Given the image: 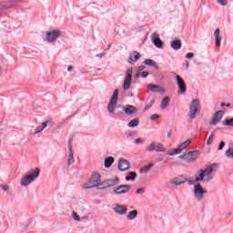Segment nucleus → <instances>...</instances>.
<instances>
[{
  "label": "nucleus",
  "mask_w": 233,
  "mask_h": 233,
  "mask_svg": "<svg viewBox=\"0 0 233 233\" xmlns=\"http://www.w3.org/2000/svg\"><path fill=\"white\" fill-rule=\"evenodd\" d=\"M223 148H225V142H224V141H221V142L218 144V150H223Z\"/></svg>",
  "instance_id": "nucleus-45"
},
{
  "label": "nucleus",
  "mask_w": 233,
  "mask_h": 233,
  "mask_svg": "<svg viewBox=\"0 0 233 233\" xmlns=\"http://www.w3.org/2000/svg\"><path fill=\"white\" fill-rule=\"evenodd\" d=\"M171 48H174V50H179V48H181V41L180 40L172 41Z\"/></svg>",
  "instance_id": "nucleus-29"
},
{
  "label": "nucleus",
  "mask_w": 233,
  "mask_h": 233,
  "mask_svg": "<svg viewBox=\"0 0 233 233\" xmlns=\"http://www.w3.org/2000/svg\"><path fill=\"white\" fill-rule=\"evenodd\" d=\"M151 41L157 48H163V41H161V38H159V34L153 33L151 35Z\"/></svg>",
  "instance_id": "nucleus-16"
},
{
  "label": "nucleus",
  "mask_w": 233,
  "mask_h": 233,
  "mask_svg": "<svg viewBox=\"0 0 233 233\" xmlns=\"http://www.w3.org/2000/svg\"><path fill=\"white\" fill-rule=\"evenodd\" d=\"M139 125V118H134L133 120H131L128 124L127 127L129 128H136V127H137Z\"/></svg>",
  "instance_id": "nucleus-30"
},
{
  "label": "nucleus",
  "mask_w": 233,
  "mask_h": 233,
  "mask_svg": "<svg viewBox=\"0 0 233 233\" xmlns=\"http://www.w3.org/2000/svg\"><path fill=\"white\" fill-rule=\"evenodd\" d=\"M225 156L228 159H233V146H229L225 151Z\"/></svg>",
  "instance_id": "nucleus-28"
},
{
  "label": "nucleus",
  "mask_w": 233,
  "mask_h": 233,
  "mask_svg": "<svg viewBox=\"0 0 233 233\" xmlns=\"http://www.w3.org/2000/svg\"><path fill=\"white\" fill-rule=\"evenodd\" d=\"M147 88L150 92H157L158 94H165V92H167V89L156 84H148Z\"/></svg>",
  "instance_id": "nucleus-17"
},
{
  "label": "nucleus",
  "mask_w": 233,
  "mask_h": 233,
  "mask_svg": "<svg viewBox=\"0 0 233 233\" xmlns=\"http://www.w3.org/2000/svg\"><path fill=\"white\" fill-rule=\"evenodd\" d=\"M208 194V190L203 187L201 184H195L193 186V196L196 201H198V203L205 201V196H207Z\"/></svg>",
  "instance_id": "nucleus-4"
},
{
  "label": "nucleus",
  "mask_w": 233,
  "mask_h": 233,
  "mask_svg": "<svg viewBox=\"0 0 233 233\" xmlns=\"http://www.w3.org/2000/svg\"><path fill=\"white\" fill-rule=\"evenodd\" d=\"M135 143H136V145H141V144L145 143V139L137 138V139H135Z\"/></svg>",
  "instance_id": "nucleus-43"
},
{
  "label": "nucleus",
  "mask_w": 233,
  "mask_h": 233,
  "mask_svg": "<svg viewBox=\"0 0 233 233\" xmlns=\"http://www.w3.org/2000/svg\"><path fill=\"white\" fill-rule=\"evenodd\" d=\"M46 127V122H43L40 126L35 128L34 130V136H37V134H41V132L45 129Z\"/></svg>",
  "instance_id": "nucleus-27"
},
{
  "label": "nucleus",
  "mask_w": 233,
  "mask_h": 233,
  "mask_svg": "<svg viewBox=\"0 0 233 233\" xmlns=\"http://www.w3.org/2000/svg\"><path fill=\"white\" fill-rule=\"evenodd\" d=\"M122 110L125 112V114H127V116H132V114H136V112H137L136 106L132 105H127L122 108Z\"/></svg>",
  "instance_id": "nucleus-20"
},
{
  "label": "nucleus",
  "mask_w": 233,
  "mask_h": 233,
  "mask_svg": "<svg viewBox=\"0 0 233 233\" xmlns=\"http://www.w3.org/2000/svg\"><path fill=\"white\" fill-rule=\"evenodd\" d=\"M214 137H216V134L210 133V136H209V137L207 140V145L208 147H210V145H212V143H214Z\"/></svg>",
  "instance_id": "nucleus-35"
},
{
  "label": "nucleus",
  "mask_w": 233,
  "mask_h": 233,
  "mask_svg": "<svg viewBox=\"0 0 233 233\" xmlns=\"http://www.w3.org/2000/svg\"><path fill=\"white\" fill-rule=\"evenodd\" d=\"M159 117V115L157 114H153L151 116H150V119L151 121H156V119H157Z\"/></svg>",
  "instance_id": "nucleus-44"
},
{
  "label": "nucleus",
  "mask_w": 233,
  "mask_h": 233,
  "mask_svg": "<svg viewBox=\"0 0 233 233\" xmlns=\"http://www.w3.org/2000/svg\"><path fill=\"white\" fill-rule=\"evenodd\" d=\"M226 106H228V107L230 106V104H227Z\"/></svg>",
  "instance_id": "nucleus-54"
},
{
  "label": "nucleus",
  "mask_w": 233,
  "mask_h": 233,
  "mask_svg": "<svg viewBox=\"0 0 233 233\" xmlns=\"http://www.w3.org/2000/svg\"><path fill=\"white\" fill-rule=\"evenodd\" d=\"M130 168V162L125 158H119L118 160V170L120 172H126V170H128Z\"/></svg>",
  "instance_id": "nucleus-15"
},
{
  "label": "nucleus",
  "mask_w": 233,
  "mask_h": 233,
  "mask_svg": "<svg viewBox=\"0 0 233 233\" xmlns=\"http://www.w3.org/2000/svg\"><path fill=\"white\" fill-rule=\"evenodd\" d=\"M179 159H183L184 161H187V163H194L196 159L199 157V151L194 150V151H189L187 153H185L181 156L178 157Z\"/></svg>",
  "instance_id": "nucleus-7"
},
{
  "label": "nucleus",
  "mask_w": 233,
  "mask_h": 233,
  "mask_svg": "<svg viewBox=\"0 0 233 233\" xmlns=\"http://www.w3.org/2000/svg\"><path fill=\"white\" fill-rule=\"evenodd\" d=\"M144 65H147V66H156L157 68V65L152 59H147L144 61Z\"/></svg>",
  "instance_id": "nucleus-34"
},
{
  "label": "nucleus",
  "mask_w": 233,
  "mask_h": 233,
  "mask_svg": "<svg viewBox=\"0 0 233 233\" xmlns=\"http://www.w3.org/2000/svg\"><path fill=\"white\" fill-rule=\"evenodd\" d=\"M202 3H203V5H205V3H206L205 0H202Z\"/></svg>",
  "instance_id": "nucleus-55"
},
{
  "label": "nucleus",
  "mask_w": 233,
  "mask_h": 233,
  "mask_svg": "<svg viewBox=\"0 0 233 233\" xmlns=\"http://www.w3.org/2000/svg\"><path fill=\"white\" fill-rule=\"evenodd\" d=\"M218 5L220 6H227L228 5V0H217Z\"/></svg>",
  "instance_id": "nucleus-38"
},
{
  "label": "nucleus",
  "mask_w": 233,
  "mask_h": 233,
  "mask_svg": "<svg viewBox=\"0 0 233 233\" xmlns=\"http://www.w3.org/2000/svg\"><path fill=\"white\" fill-rule=\"evenodd\" d=\"M220 106H226L225 103H220Z\"/></svg>",
  "instance_id": "nucleus-52"
},
{
  "label": "nucleus",
  "mask_w": 233,
  "mask_h": 233,
  "mask_svg": "<svg viewBox=\"0 0 233 233\" xmlns=\"http://www.w3.org/2000/svg\"><path fill=\"white\" fill-rule=\"evenodd\" d=\"M168 105H170V97L165 96L160 103L161 110H166V108H167Z\"/></svg>",
  "instance_id": "nucleus-24"
},
{
  "label": "nucleus",
  "mask_w": 233,
  "mask_h": 233,
  "mask_svg": "<svg viewBox=\"0 0 233 233\" xmlns=\"http://www.w3.org/2000/svg\"><path fill=\"white\" fill-rule=\"evenodd\" d=\"M127 221H134L137 218V210H131L126 216Z\"/></svg>",
  "instance_id": "nucleus-25"
},
{
  "label": "nucleus",
  "mask_w": 233,
  "mask_h": 233,
  "mask_svg": "<svg viewBox=\"0 0 233 233\" xmlns=\"http://www.w3.org/2000/svg\"><path fill=\"white\" fill-rule=\"evenodd\" d=\"M39 176H41V169L39 167L31 168L25 175L20 179L21 187H28L35 181Z\"/></svg>",
  "instance_id": "nucleus-2"
},
{
  "label": "nucleus",
  "mask_w": 233,
  "mask_h": 233,
  "mask_svg": "<svg viewBox=\"0 0 233 233\" xmlns=\"http://www.w3.org/2000/svg\"><path fill=\"white\" fill-rule=\"evenodd\" d=\"M222 117H223V111H221V110L217 111L214 115V117L209 122V125H211V126L218 125V123H219V121H221Z\"/></svg>",
  "instance_id": "nucleus-18"
},
{
  "label": "nucleus",
  "mask_w": 233,
  "mask_h": 233,
  "mask_svg": "<svg viewBox=\"0 0 233 233\" xmlns=\"http://www.w3.org/2000/svg\"><path fill=\"white\" fill-rule=\"evenodd\" d=\"M167 137H172V131H168Z\"/></svg>",
  "instance_id": "nucleus-50"
},
{
  "label": "nucleus",
  "mask_w": 233,
  "mask_h": 233,
  "mask_svg": "<svg viewBox=\"0 0 233 233\" xmlns=\"http://www.w3.org/2000/svg\"><path fill=\"white\" fill-rule=\"evenodd\" d=\"M72 70H74V67H73L72 66H69L67 67V71H68V72H72Z\"/></svg>",
  "instance_id": "nucleus-49"
},
{
  "label": "nucleus",
  "mask_w": 233,
  "mask_h": 233,
  "mask_svg": "<svg viewBox=\"0 0 233 233\" xmlns=\"http://www.w3.org/2000/svg\"><path fill=\"white\" fill-rule=\"evenodd\" d=\"M218 168H219V165L214 163L207 166L205 168L198 170L196 173V181L210 183V181L214 180Z\"/></svg>",
  "instance_id": "nucleus-1"
},
{
  "label": "nucleus",
  "mask_w": 233,
  "mask_h": 233,
  "mask_svg": "<svg viewBox=\"0 0 233 233\" xmlns=\"http://www.w3.org/2000/svg\"><path fill=\"white\" fill-rule=\"evenodd\" d=\"M114 157H106L105 161H104V167L106 168H110V167H112V165L114 164Z\"/></svg>",
  "instance_id": "nucleus-26"
},
{
  "label": "nucleus",
  "mask_w": 233,
  "mask_h": 233,
  "mask_svg": "<svg viewBox=\"0 0 233 233\" xmlns=\"http://www.w3.org/2000/svg\"><path fill=\"white\" fill-rule=\"evenodd\" d=\"M117 178L104 181L105 185L102 186V187H99V190H103V188H110V187H116V185H117Z\"/></svg>",
  "instance_id": "nucleus-21"
},
{
  "label": "nucleus",
  "mask_w": 233,
  "mask_h": 233,
  "mask_svg": "<svg viewBox=\"0 0 233 233\" xmlns=\"http://www.w3.org/2000/svg\"><path fill=\"white\" fill-rule=\"evenodd\" d=\"M194 57V53H187L186 54V58L187 59H192Z\"/></svg>",
  "instance_id": "nucleus-46"
},
{
  "label": "nucleus",
  "mask_w": 233,
  "mask_h": 233,
  "mask_svg": "<svg viewBox=\"0 0 233 233\" xmlns=\"http://www.w3.org/2000/svg\"><path fill=\"white\" fill-rule=\"evenodd\" d=\"M136 177H137V174H136V172H129L128 176L126 177V181H135Z\"/></svg>",
  "instance_id": "nucleus-33"
},
{
  "label": "nucleus",
  "mask_w": 233,
  "mask_h": 233,
  "mask_svg": "<svg viewBox=\"0 0 233 233\" xmlns=\"http://www.w3.org/2000/svg\"><path fill=\"white\" fill-rule=\"evenodd\" d=\"M154 105V101L149 102L146 107L144 108V112H147L149 108H152V106Z\"/></svg>",
  "instance_id": "nucleus-41"
},
{
  "label": "nucleus",
  "mask_w": 233,
  "mask_h": 233,
  "mask_svg": "<svg viewBox=\"0 0 233 233\" xmlns=\"http://www.w3.org/2000/svg\"><path fill=\"white\" fill-rule=\"evenodd\" d=\"M199 101L198 99H194L189 107L188 116L191 119H196V114L199 112Z\"/></svg>",
  "instance_id": "nucleus-12"
},
{
  "label": "nucleus",
  "mask_w": 233,
  "mask_h": 233,
  "mask_svg": "<svg viewBox=\"0 0 233 233\" xmlns=\"http://www.w3.org/2000/svg\"><path fill=\"white\" fill-rule=\"evenodd\" d=\"M118 96H119V90L116 89L107 105V112H109V114H114V112L116 111V106L117 105Z\"/></svg>",
  "instance_id": "nucleus-8"
},
{
  "label": "nucleus",
  "mask_w": 233,
  "mask_h": 233,
  "mask_svg": "<svg viewBox=\"0 0 233 233\" xmlns=\"http://www.w3.org/2000/svg\"><path fill=\"white\" fill-rule=\"evenodd\" d=\"M190 143H192V138L187 139L186 141L182 142L177 148L170 149L167 152V156H177V154H181V152L185 150V148H187Z\"/></svg>",
  "instance_id": "nucleus-6"
},
{
  "label": "nucleus",
  "mask_w": 233,
  "mask_h": 233,
  "mask_svg": "<svg viewBox=\"0 0 233 233\" xmlns=\"http://www.w3.org/2000/svg\"><path fill=\"white\" fill-rule=\"evenodd\" d=\"M222 125L225 127H233V118H229L228 120H225Z\"/></svg>",
  "instance_id": "nucleus-37"
},
{
  "label": "nucleus",
  "mask_w": 233,
  "mask_h": 233,
  "mask_svg": "<svg viewBox=\"0 0 233 233\" xmlns=\"http://www.w3.org/2000/svg\"><path fill=\"white\" fill-rule=\"evenodd\" d=\"M130 86H132V68L126 71V77L123 84L124 90H128Z\"/></svg>",
  "instance_id": "nucleus-13"
},
{
  "label": "nucleus",
  "mask_w": 233,
  "mask_h": 233,
  "mask_svg": "<svg viewBox=\"0 0 233 233\" xmlns=\"http://www.w3.org/2000/svg\"><path fill=\"white\" fill-rule=\"evenodd\" d=\"M187 68H188V66H190V65L188 63L186 64Z\"/></svg>",
  "instance_id": "nucleus-53"
},
{
  "label": "nucleus",
  "mask_w": 233,
  "mask_h": 233,
  "mask_svg": "<svg viewBox=\"0 0 233 233\" xmlns=\"http://www.w3.org/2000/svg\"><path fill=\"white\" fill-rule=\"evenodd\" d=\"M146 150L147 152H167V147L160 142H151Z\"/></svg>",
  "instance_id": "nucleus-9"
},
{
  "label": "nucleus",
  "mask_w": 233,
  "mask_h": 233,
  "mask_svg": "<svg viewBox=\"0 0 233 233\" xmlns=\"http://www.w3.org/2000/svg\"><path fill=\"white\" fill-rule=\"evenodd\" d=\"M184 181H185V183H187L189 185H198V184L201 183V181H196V175H195L194 180H190L188 178H186Z\"/></svg>",
  "instance_id": "nucleus-36"
},
{
  "label": "nucleus",
  "mask_w": 233,
  "mask_h": 233,
  "mask_svg": "<svg viewBox=\"0 0 233 233\" xmlns=\"http://www.w3.org/2000/svg\"><path fill=\"white\" fill-rule=\"evenodd\" d=\"M145 70V66H138V72H143Z\"/></svg>",
  "instance_id": "nucleus-48"
},
{
  "label": "nucleus",
  "mask_w": 233,
  "mask_h": 233,
  "mask_svg": "<svg viewBox=\"0 0 233 233\" xmlns=\"http://www.w3.org/2000/svg\"><path fill=\"white\" fill-rule=\"evenodd\" d=\"M214 37H215V46H221V41L223 37H221V30L217 28L214 31Z\"/></svg>",
  "instance_id": "nucleus-19"
},
{
  "label": "nucleus",
  "mask_w": 233,
  "mask_h": 233,
  "mask_svg": "<svg viewBox=\"0 0 233 233\" xmlns=\"http://www.w3.org/2000/svg\"><path fill=\"white\" fill-rule=\"evenodd\" d=\"M184 180H179V178H173L170 180V185H174L175 187H179L180 185H184Z\"/></svg>",
  "instance_id": "nucleus-31"
},
{
  "label": "nucleus",
  "mask_w": 233,
  "mask_h": 233,
  "mask_svg": "<svg viewBox=\"0 0 233 233\" xmlns=\"http://www.w3.org/2000/svg\"><path fill=\"white\" fill-rule=\"evenodd\" d=\"M68 165H74L76 163V159L74 158V151L72 150V146L68 147Z\"/></svg>",
  "instance_id": "nucleus-23"
},
{
  "label": "nucleus",
  "mask_w": 233,
  "mask_h": 233,
  "mask_svg": "<svg viewBox=\"0 0 233 233\" xmlns=\"http://www.w3.org/2000/svg\"><path fill=\"white\" fill-rule=\"evenodd\" d=\"M0 188H2V190H4L5 192H8V190H10V186H8L7 184L0 185Z\"/></svg>",
  "instance_id": "nucleus-40"
},
{
  "label": "nucleus",
  "mask_w": 233,
  "mask_h": 233,
  "mask_svg": "<svg viewBox=\"0 0 233 233\" xmlns=\"http://www.w3.org/2000/svg\"><path fill=\"white\" fill-rule=\"evenodd\" d=\"M111 208L117 216H125L128 212V208L126 205L113 204Z\"/></svg>",
  "instance_id": "nucleus-11"
},
{
  "label": "nucleus",
  "mask_w": 233,
  "mask_h": 233,
  "mask_svg": "<svg viewBox=\"0 0 233 233\" xmlns=\"http://www.w3.org/2000/svg\"><path fill=\"white\" fill-rule=\"evenodd\" d=\"M175 77L178 88L177 95L183 96V94H187V84L185 83L183 77H181L179 75H176Z\"/></svg>",
  "instance_id": "nucleus-10"
},
{
  "label": "nucleus",
  "mask_w": 233,
  "mask_h": 233,
  "mask_svg": "<svg viewBox=\"0 0 233 233\" xmlns=\"http://www.w3.org/2000/svg\"><path fill=\"white\" fill-rule=\"evenodd\" d=\"M141 77H148V72H147V71H144V72H142L141 73Z\"/></svg>",
  "instance_id": "nucleus-47"
},
{
  "label": "nucleus",
  "mask_w": 233,
  "mask_h": 233,
  "mask_svg": "<svg viewBox=\"0 0 233 233\" xmlns=\"http://www.w3.org/2000/svg\"><path fill=\"white\" fill-rule=\"evenodd\" d=\"M154 167L153 164H149L145 166L144 167H142L140 169L141 174H148V172H150V169Z\"/></svg>",
  "instance_id": "nucleus-32"
},
{
  "label": "nucleus",
  "mask_w": 233,
  "mask_h": 233,
  "mask_svg": "<svg viewBox=\"0 0 233 233\" xmlns=\"http://www.w3.org/2000/svg\"><path fill=\"white\" fill-rule=\"evenodd\" d=\"M147 192V187H140L138 189H137L136 191V194H138V195H143Z\"/></svg>",
  "instance_id": "nucleus-39"
},
{
  "label": "nucleus",
  "mask_w": 233,
  "mask_h": 233,
  "mask_svg": "<svg viewBox=\"0 0 233 233\" xmlns=\"http://www.w3.org/2000/svg\"><path fill=\"white\" fill-rule=\"evenodd\" d=\"M60 36H61V30L52 29L45 32L42 35V39L46 43H56V41H57V39H59Z\"/></svg>",
  "instance_id": "nucleus-5"
},
{
  "label": "nucleus",
  "mask_w": 233,
  "mask_h": 233,
  "mask_svg": "<svg viewBox=\"0 0 233 233\" xmlns=\"http://www.w3.org/2000/svg\"><path fill=\"white\" fill-rule=\"evenodd\" d=\"M72 218L75 221H81V218H79L76 212L72 213Z\"/></svg>",
  "instance_id": "nucleus-42"
},
{
  "label": "nucleus",
  "mask_w": 233,
  "mask_h": 233,
  "mask_svg": "<svg viewBox=\"0 0 233 233\" xmlns=\"http://www.w3.org/2000/svg\"><path fill=\"white\" fill-rule=\"evenodd\" d=\"M131 187L129 185H120L113 189L114 194L116 196H123L130 192Z\"/></svg>",
  "instance_id": "nucleus-14"
},
{
  "label": "nucleus",
  "mask_w": 233,
  "mask_h": 233,
  "mask_svg": "<svg viewBox=\"0 0 233 233\" xmlns=\"http://www.w3.org/2000/svg\"><path fill=\"white\" fill-rule=\"evenodd\" d=\"M139 57H141V55L137 51H135L130 54L127 62L129 63V65H134L136 61H139Z\"/></svg>",
  "instance_id": "nucleus-22"
},
{
  "label": "nucleus",
  "mask_w": 233,
  "mask_h": 233,
  "mask_svg": "<svg viewBox=\"0 0 233 233\" xmlns=\"http://www.w3.org/2000/svg\"><path fill=\"white\" fill-rule=\"evenodd\" d=\"M105 182H101V175L99 173H93L89 177V180L82 185L84 190H88V188H102Z\"/></svg>",
  "instance_id": "nucleus-3"
},
{
  "label": "nucleus",
  "mask_w": 233,
  "mask_h": 233,
  "mask_svg": "<svg viewBox=\"0 0 233 233\" xmlns=\"http://www.w3.org/2000/svg\"><path fill=\"white\" fill-rule=\"evenodd\" d=\"M135 77H136V79H137V77H139V71L137 74L135 75Z\"/></svg>",
  "instance_id": "nucleus-51"
}]
</instances>
